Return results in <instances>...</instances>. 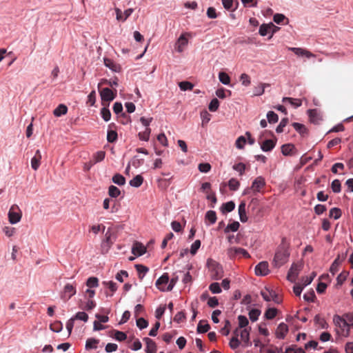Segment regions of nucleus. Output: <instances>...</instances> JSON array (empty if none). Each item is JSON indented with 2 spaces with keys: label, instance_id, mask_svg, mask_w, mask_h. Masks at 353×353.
Returning a JSON list of instances; mask_svg holds the SVG:
<instances>
[{
  "label": "nucleus",
  "instance_id": "f257e3e1",
  "mask_svg": "<svg viewBox=\"0 0 353 353\" xmlns=\"http://www.w3.org/2000/svg\"><path fill=\"white\" fill-rule=\"evenodd\" d=\"M290 252L287 245L282 243L278 248L272 264L275 268H280L284 265L288 260Z\"/></svg>",
  "mask_w": 353,
  "mask_h": 353
},
{
  "label": "nucleus",
  "instance_id": "f03ea898",
  "mask_svg": "<svg viewBox=\"0 0 353 353\" xmlns=\"http://www.w3.org/2000/svg\"><path fill=\"white\" fill-rule=\"evenodd\" d=\"M334 325L341 330V334L347 337L350 333L349 327H347V321L343 317L339 315H334L333 317Z\"/></svg>",
  "mask_w": 353,
  "mask_h": 353
},
{
  "label": "nucleus",
  "instance_id": "7ed1b4c3",
  "mask_svg": "<svg viewBox=\"0 0 353 353\" xmlns=\"http://www.w3.org/2000/svg\"><path fill=\"white\" fill-rule=\"evenodd\" d=\"M22 213L19 208L17 205H13L8 212V219L11 224H15L20 221Z\"/></svg>",
  "mask_w": 353,
  "mask_h": 353
},
{
  "label": "nucleus",
  "instance_id": "20e7f679",
  "mask_svg": "<svg viewBox=\"0 0 353 353\" xmlns=\"http://www.w3.org/2000/svg\"><path fill=\"white\" fill-rule=\"evenodd\" d=\"M261 294L263 299L266 301H273L276 303H280L282 301L281 298L274 291L265 288L261 290Z\"/></svg>",
  "mask_w": 353,
  "mask_h": 353
},
{
  "label": "nucleus",
  "instance_id": "39448f33",
  "mask_svg": "<svg viewBox=\"0 0 353 353\" xmlns=\"http://www.w3.org/2000/svg\"><path fill=\"white\" fill-rule=\"evenodd\" d=\"M227 254L230 259H235L236 257L243 256L249 258V253L243 248H230L228 250Z\"/></svg>",
  "mask_w": 353,
  "mask_h": 353
},
{
  "label": "nucleus",
  "instance_id": "423d86ee",
  "mask_svg": "<svg viewBox=\"0 0 353 353\" xmlns=\"http://www.w3.org/2000/svg\"><path fill=\"white\" fill-rule=\"evenodd\" d=\"M208 265L212 272V278L214 280L220 279L223 276L222 267L214 261L208 262Z\"/></svg>",
  "mask_w": 353,
  "mask_h": 353
},
{
  "label": "nucleus",
  "instance_id": "0eeeda50",
  "mask_svg": "<svg viewBox=\"0 0 353 353\" xmlns=\"http://www.w3.org/2000/svg\"><path fill=\"white\" fill-rule=\"evenodd\" d=\"M302 269L301 263H293L288 273V280L290 282H295L300 271Z\"/></svg>",
  "mask_w": 353,
  "mask_h": 353
},
{
  "label": "nucleus",
  "instance_id": "6e6552de",
  "mask_svg": "<svg viewBox=\"0 0 353 353\" xmlns=\"http://www.w3.org/2000/svg\"><path fill=\"white\" fill-rule=\"evenodd\" d=\"M117 94V90H115V93L112 90H111L108 88H105L100 91V95L102 101H105L110 102L112 101Z\"/></svg>",
  "mask_w": 353,
  "mask_h": 353
},
{
  "label": "nucleus",
  "instance_id": "1a4fd4ad",
  "mask_svg": "<svg viewBox=\"0 0 353 353\" xmlns=\"http://www.w3.org/2000/svg\"><path fill=\"white\" fill-rule=\"evenodd\" d=\"M265 185V181L263 177L258 176L252 182L250 188L254 192H259Z\"/></svg>",
  "mask_w": 353,
  "mask_h": 353
},
{
  "label": "nucleus",
  "instance_id": "9d476101",
  "mask_svg": "<svg viewBox=\"0 0 353 353\" xmlns=\"http://www.w3.org/2000/svg\"><path fill=\"white\" fill-rule=\"evenodd\" d=\"M269 272L268 263L267 261L260 262L255 267V274L257 276H265L268 274Z\"/></svg>",
  "mask_w": 353,
  "mask_h": 353
},
{
  "label": "nucleus",
  "instance_id": "9b49d317",
  "mask_svg": "<svg viewBox=\"0 0 353 353\" xmlns=\"http://www.w3.org/2000/svg\"><path fill=\"white\" fill-rule=\"evenodd\" d=\"M288 50L293 52L295 54L301 57H306L307 58L315 57V54L311 52L301 48H288Z\"/></svg>",
  "mask_w": 353,
  "mask_h": 353
},
{
  "label": "nucleus",
  "instance_id": "f8f14e48",
  "mask_svg": "<svg viewBox=\"0 0 353 353\" xmlns=\"http://www.w3.org/2000/svg\"><path fill=\"white\" fill-rule=\"evenodd\" d=\"M132 252L133 254L140 256L146 252V248L142 243L136 242L132 246Z\"/></svg>",
  "mask_w": 353,
  "mask_h": 353
},
{
  "label": "nucleus",
  "instance_id": "ddd939ff",
  "mask_svg": "<svg viewBox=\"0 0 353 353\" xmlns=\"http://www.w3.org/2000/svg\"><path fill=\"white\" fill-rule=\"evenodd\" d=\"M143 341L146 344L145 352L146 353H156L157 352V345L156 343L150 338L145 337L143 339Z\"/></svg>",
  "mask_w": 353,
  "mask_h": 353
},
{
  "label": "nucleus",
  "instance_id": "4468645a",
  "mask_svg": "<svg viewBox=\"0 0 353 353\" xmlns=\"http://www.w3.org/2000/svg\"><path fill=\"white\" fill-rule=\"evenodd\" d=\"M170 280L169 274L168 273H164L161 276H160L156 281V286L158 289L161 291H165V289L163 285H166Z\"/></svg>",
  "mask_w": 353,
  "mask_h": 353
},
{
  "label": "nucleus",
  "instance_id": "2eb2a0df",
  "mask_svg": "<svg viewBox=\"0 0 353 353\" xmlns=\"http://www.w3.org/2000/svg\"><path fill=\"white\" fill-rule=\"evenodd\" d=\"M288 332V325L284 323H281L276 328V336L279 339H284Z\"/></svg>",
  "mask_w": 353,
  "mask_h": 353
},
{
  "label": "nucleus",
  "instance_id": "dca6fc26",
  "mask_svg": "<svg viewBox=\"0 0 353 353\" xmlns=\"http://www.w3.org/2000/svg\"><path fill=\"white\" fill-rule=\"evenodd\" d=\"M76 293L75 287L71 284H66L64 287L63 298H66V300L70 299Z\"/></svg>",
  "mask_w": 353,
  "mask_h": 353
},
{
  "label": "nucleus",
  "instance_id": "f3484780",
  "mask_svg": "<svg viewBox=\"0 0 353 353\" xmlns=\"http://www.w3.org/2000/svg\"><path fill=\"white\" fill-rule=\"evenodd\" d=\"M41 159V154L40 150H37L36 151L35 155L31 159V167L34 170H37L39 168Z\"/></svg>",
  "mask_w": 353,
  "mask_h": 353
},
{
  "label": "nucleus",
  "instance_id": "a211bd4d",
  "mask_svg": "<svg viewBox=\"0 0 353 353\" xmlns=\"http://www.w3.org/2000/svg\"><path fill=\"white\" fill-rule=\"evenodd\" d=\"M188 44V39L187 38L183 35H181L180 37L178 39L177 42L176 43L175 48L176 50L179 52H181L183 51L184 48Z\"/></svg>",
  "mask_w": 353,
  "mask_h": 353
},
{
  "label": "nucleus",
  "instance_id": "6ab92c4d",
  "mask_svg": "<svg viewBox=\"0 0 353 353\" xmlns=\"http://www.w3.org/2000/svg\"><path fill=\"white\" fill-rule=\"evenodd\" d=\"M275 145L276 141L272 139H267L261 143V148L264 152H269L275 147Z\"/></svg>",
  "mask_w": 353,
  "mask_h": 353
},
{
  "label": "nucleus",
  "instance_id": "aec40b11",
  "mask_svg": "<svg viewBox=\"0 0 353 353\" xmlns=\"http://www.w3.org/2000/svg\"><path fill=\"white\" fill-rule=\"evenodd\" d=\"M248 328H245L244 330H241L240 332V336L242 341L244 343L245 346H249L251 345V343L250 342V330Z\"/></svg>",
  "mask_w": 353,
  "mask_h": 353
},
{
  "label": "nucleus",
  "instance_id": "412c9836",
  "mask_svg": "<svg viewBox=\"0 0 353 353\" xmlns=\"http://www.w3.org/2000/svg\"><path fill=\"white\" fill-rule=\"evenodd\" d=\"M104 64L114 72H119L121 70V66L110 59L104 58Z\"/></svg>",
  "mask_w": 353,
  "mask_h": 353
},
{
  "label": "nucleus",
  "instance_id": "4be33fe9",
  "mask_svg": "<svg viewBox=\"0 0 353 353\" xmlns=\"http://www.w3.org/2000/svg\"><path fill=\"white\" fill-rule=\"evenodd\" d=\"M239 218L242 223H245L248 221V216L245 211V203L241 202L239 205Z\"/></svg>",
  "mask_w": 353,
  "mask_h": 353
},
{
  "label": "nucleus",
  "instance_id": "5701e85b",
  "mask_svg": "<svg viewBox=\"0 0 353 353\" xmlns=\"http://www.w3.org/2000/svg\"><path fill=\"white\" fill-rule=\"evenodd\" d=\"M345 257L343 256L341 259H340V256L339 255L337 258L333 261L330 268V272L334 275L339 270V267L341 262L344 260Z\"/></svg>",
  "mask_w": 353,
  "mask_h": 353
},
{
  "label": "nucleus",
  "instance_id": "b1692460",
  "mask_svg": "<svg viewBox=\"0 0 353 353\" xmlns=\"http://www.w3.org/2000/svg\"><path fill=\"white\" fill-rule=\"evenodd\" d=\"M68 112V108L63 104H59L53 111V114L56 117H61L64 115Z\"/></svg>",
  "mask_w": 353,
  "mask_h": 353
},
{
  "label": "nucleus",
  "instance_id": "393cba45",
  "mask_svg": "<svg viewBox=\"0 0 353 353\" xmlns=\"http://www.w3.org/2000/svg\"><path fill=\"white\" fill-rule=\"evenodd\" d=\"M274 21L277 24H287L289 22L288 18L283 14H275L273 17Z\"/></svg>",
  "mask_w": 353,
  "mask_h": 353
},
{
  "label": "nucleus",
  "instance_id": "a878e982",
  "mask_svg": "<svg viewBox=\"0 0 353 353\" xmlns=\"http://www.w3.org/2000/svg\"><path fill=\"white\" fill-rule=\"evenodd\" d=\"M143 182V177L141 175L138 174L130 180L129 183L132 187L139 188L142 185Z\"/></svg>",
  "mask_w": 353,
  "mask_h": 353
},
{
  "label": "nucleus",
  "instance_id": "bb28decb",
  "mask_svg": "<svg viewBox=\"0 0 353 353\" xmlns=\"http://www.w3.org/2000/svg\"><path fill=\"white\" fill-rule=\"evenodd\" d=\"M292 125L301 135L304 136L307 134V129L304 125L294 122Z\"/></svg>",
  "mask_w": 353,
  "mask_h": 353
},
{
  "label": "nucleus",
  "instance_id": "cd10ccee",
  "mask_svg": "<svg viewBox=\"0 0 353 353\" xmlns=\"http://www.w3.org/2000/svg\"><path fill=\"white\" fill-rule=\"evenodd\" d=\"M283 102H289L293 107L298 108L302 105V101L299 99H294L290 97H283Z\"/></svg>",
  "mask_w": 353,
  "mask_h": 353
},
{
  "label": "nucleus",
  "instance_id": "c85d7f7f",
  "mask_svg": "<svg viewBox=\"0 0 353 353\" xmlns=\"http://www.w3.org/2000/svg\"><path fill=\"white\" fill-rule=\"evenodd\" d=\"M135 268L139 273V277L141 280L143 279L144 274H146L149 270L146 266L141 264L135 265Z\"/></svg>",
  "mask_w": 353,
  "mask_h": 353
},
{
  "label": "nucleus",
  "instance_id": "c756f323",
  "mask_svg": "<svg viewBox=\"0 0 353 353\" xmlns=\"http://www.w3.org/2000/svg\"><path fill=\"white\" fill-rule=\"evenodd\" d=\"M294 149V145L293 144H284L281 146V152L285 156L290 155Z\"/></svg>",
  "mask_w": 353,
  "mask_h": 353
},
{
  "label": "nucleus",
  "instance_id": "7c9ffc66",
  "mask_svg": "<svg viewBox=\"0 0 353 353\" xmlns=\"http://www.w3.org/2000/svg\"><path fill=\"white\" fill-rule=\"evenodd\" d=\"M205 219L208 221L210 224H214L216 221V214L213 210H209L206 212Z\"/></svg>",
  "mask_w": 353,
  "mask_h": 353
},
{
  "label": "nucleus",
  "instance_id": "2f4dec72",
  "mask_svg": "<svg viewBox=\"0 0 353 353\" xmlns=\"http://www.w3.org/2000/svg\"><path fill=\"white\" fill-rule=\"evenodd\" d=\"M112 181L119 185H123L125 183V179L120 174H115L112 177Z\"/></svg>",
  "mask_w": 353,
  "mask_h": 353
},
{
  "label": "nucleus",
  "instance_id": "473e14b6",
  "mask_svg": "<svg viewBox=\"0 0 353 353\" xmlns=\"http://www.w3.org/2000/svg\"><path fill=\"white\" fill-rule=\"evenodd\" d=\"M308 115L310 117V121L312 123H316L320 119L319 114L316 110H309Z\"/></svg>",
  "mask_w": 353,
  "mask_h": 353
},
{
  "label": "nucleus",
  "instance_id": "72a5a7b5",
  "mask_svg": "<svg viewBox=\"0 0 353 353\" xmlns=\"http://www.w3.org/2000/svg\"><path fill=\"white\" fill-rule=\"evenodd\" d=\"M228 186L230 190L236 191L239 189L240 183L237 179L232 178L228 181Z\"/></svg>",
  "mask_w": 353,
  "mask_h": 353
},
{
  "label": "nucleus",
  "instance_id": "f704fd0d",
  "mask_svg": "<svg viewBox=\"0 0 353 353\" xmlns=\"http://www.w3.org/2000/svg\"><path fill=\"white\" fill-rule=\"evenodd\" d=\"M151 132V130L150 128H145V130L139 133L138 136L139 139L142 141H148L150 138V134Z\"/></svg>",
  "mask_w": 353,
  "mask_h": 353
},
{
  "label": "nucleus",
  "instance_id": "c9c22d12",
  "mask_svg": "<svg viewBox=\"0 0 353 353\" xmlns=\"http://www.w3.org/2000/svg\"><path fill=\"white\" fill-rule=\"evenodd\" d=\"M108 194L111 197L117 198L120 195L121 191L117 187L110 185L108 188Z\"/></svg>",
  "mask_w": 353,
  "mask_h": 353
},
{
  "label": "nucleus",
  "instance_id": "e433bc0d",
  "mask_svg": "<svg viewBox=\"0 0 353 353\" xmlns=\"http://www.w3.org/2000/svg\"><path fill=\"white\" fill-rule=\"evenodd\" d=\"M86 285L89 288H97L99 285V279L94 276L90 277L86 281Z\"/></svg>",
  "mask_w": 353,
  "mask_h": 353
},
{
  "label": "nucleus",
  "instance_id": "4c0bfd02",
  "mask_svg": "<svg viewBox=\"0 0 353 353\" xmlns=\"http://www.w3.org/2000/svg\"><path fill=\"white\" fill-rule=\"evenodd\" d=\"M240 224L238 221H234L232 223L228 224L225 229V232L228 233L230 231L236 232L239 230Z\"/></svg>",
  "mask_w": 353,
  "mask_h": 353
},
{
  "label": "nucleus",
  "instance_id": "58836bf2",
  "mask_svg": "<svg viewBox=\"0 0 353 353\" xmlns=\"http://www.w3.org/2000/svg\"><path fill=\"white\" fill-rule=\"evenodd\" d=\"M210 329V325L206 323L203 325V321H200L197 325V332L199 333H205Z\"/></svg>",
  "mask_w": 353,
  "mask_h": 353
},
{
  "label": "nucleus",
  "instance_id": "ea45409f",
  "mask_svg": "<svg viewBox=\"0 0 353 353\" xmlns=\"http://www.w3.org/2000/svg\"><path fill=\"white\" fill-rule=\"evenodd\" d=\"M99 343V340L94 339H88L85 343L86 350L96 349L97 345Z\"/></svg>",
  "mask_w": 353,
  "mask_h": 353
},
{
  "label": "nucleus",
  "instance_id": "a19ab883",
  "mask_svg": "<svg viewBox=\"0 0 353 353\" xmlns=\"http://www.w3.org/2000/svg\"><path fill=\"white\" fill-rule=\"evenodd\" d=\"M219 81L225 85H228L230 82V78L229 75L224 72H219Z\"/></svg>",
  "mask_w": 353,
  "mask_h": 353
},
{
  "label": "nucleus",
  "instance_id": "79ce46f5",
  "mask_svg": "<svg viewBox=\"0 0 353 353\" xmlns=\"http://www.w3.org/2000/svg\"><path fill=\"white\" fill-rule=\"evenodd\" d=\"M179 86L181 90H192L194 85L189 81H181L179 83Z\"/></svg>",
  "mask_w": 353,
  "mask_h": 353
},
{
  "label": "nucleus",
  "instance_id": "37998d69",
  "mask_svg": "<svg viewBox=\"0 0 353 353\" xmlns=\"http://www.w3.org/2000/svg\"><path fill=\"white\" fill-rule=\"evenodd\" d=\"M235 208V203L233 201H229L225 203H223L222 205V211L223 212H232Z\"/></svg>",
  "mask_w": 353,
  "mask_h": 353
},
{
  "label": "nucleus",
  "instance_id": "c03bdc74",
  "mask_svg": "<svg viewBox=\"0 0 353 353\" xmlns=\"http://www.w3.org/2000/svg\"><path fill=\"white\" fill-rule=\"evenodd\" d=\"M117 132L114 130H108L107 134V140L109 143H114L117 139Z\"/></svg>",
  "mask_w": 353,
  "mask_h": 353
},
{
  "label": "nucleus",
  "instance_id": "a18cd8bd",
  "mask_svg": "<svg viewBox=\"0 0 353 353\" xmlns=\"http://www.w3.org/2000/svg\"><path fill=\"white\" fill-rule=\"evenodd\" d=\"M277 314V310L276 308H269L265 312V317L267 319H272Z\"/></svg>",
  "mask_w": 353,
  "mask_h": 353
},
{
  "label": "nucleus",
  "instance_id": "49530a36",
  "mask_svg": "<svg viewBox=\"0 0 353 353\" xmlns=\"http://www.w3.org/2000/svg\"><path fill=\"white\" fill-rule=\"evenodd\" d=\"M101 114L105 121H108L111 118L110 111L106 107L101 108Z\"/></svg>",
  "mask_w": 353,
  "mask_h": 353
},
{
  "label": "nucleus",
  "instance_id": "de8ad7c7",
  "mask_svg": "<svg viewBox=\"0 0 353 353\" xmlns=\"http://www.w3.org/2000/svg\"><path fill=\"white\" fill-rule=\"evenodd\" d=\"M349 275V272L347 271H343L341 272L339 276H337V284L338 285H342L343 282L346 280L347 277Z\"/></svg>",
  "mask_w": 353,
  "mask_h": 353
},
{
  "label": "nucleus",
  "instance_id": "09e8293b",
  "mask_svg": "<svg viewBox=\"0 0 353 353\" xmlns=\"http://www.w3.org/2000/svg\"><path fill=\"white\" fill-rule=\"evenodd\" d=\"M261 314V311L258 309H252L249 312V317L252 321H256L259 315Z\"/></svg>",
  "mask_w": 353,
  "mask_h": 353
},
{
  "label": "nucleus",
  "instance_id": "8fccbe9b",
  "mask_svg": "<svg viewBox=\"0 0 353 353\" xmlns=\"http://www.w3.org/2000/svg\"><path fill=\"white\" fill-rule=\"evenodd\" d=\"M233 169L239 173V175L242 176L245 170V165L243 163H239L233 165Z\"/></svg>",
  "mask_w": 353,
  "mask_h": 353
},
{
  "label": "nucleus",
  "instance_id": "3c124183",
  "mask_svg": "<svg viewBox=\"0 0 353 353\" xmlns=\"http://www.w3.org/2000/svg\"><path fill=\"white\" fill-rule=\"evenodd\" d=\"M341 216V211L339 208H333L330 211V216L334 219H338Z\"/></svg>",
  "mask_w": 353,
  "mask_h": 353
},
{
  "label": "nucleus",
  "instance_id": "603ef678",
  "mask_svg": "<svg viewBox=\"0 0 353 353\" xmlns=\"http://www.w3.org/2000/svg\"><path fill=\"white\" fill-rule=\"evenodd\" d=\"M219 106V101L217 99L214 98L210 101L208 108H209L210 111L215 112L218 110Z\"/></svg>",
  "mask_w": 353,
  "mask_h": 353
},
{
  "label": "nucleus",
  "instance_id": "864d4df0",
  "mask_svg": "<svg viewBox=\"0 0 353 353\" xmlns=\"http://www.w3.org/2000/svg\"><path fill=\"white\" fill-rule=\"evenodd\" d=\"M270 33V24L263 23L259 28V34L261 36H265Z\"/></svg>",
  "mask_w": 353,
  "mask_h": 353
},
{
  "label": "nucleus",
  "instance_id": "5fc2aeb1",
  "mask_svg": "<svg viewBox=\"0 0 353 353\" xmlns=\"http://www.w3.org/2000/svg\"><path fill=\"white\" fill-rule=\"evenodd\" d=\"M267 118L269 123H276L279 119L278 115L273 111H270L267 114Z\"/></svg>",
  "mask_w": 353,
  "mask_h": 353
},
{
  "label": "nucleus",
  "instance_id": "6e6d98bb",
  "mask_svg": "<svg viewBox=\"0 0 353 353\" xmlns=\"http://www.w3.org/2000/svg\"><path fill=\"white\" fill-rule=\"evenodd\" d=\"M265 83H260L257 87L254 88V96H261L264 93L265 91Z\"/></svg>",
  "mask_w": 353,
  "mask_h": 353
},
{
  "label": "nucleus",
  "instance_id": "4d7b16f0",
  "mask_svg": "<svg viewBox=\"0 0 353 353\" xmlns=\"http://www.w3.org/2000/svg\"><path fill=\"white\" fill-rule=\"evenodd\" d=\"M238 320L239 328L245 327L248 325V319L245 316L239 315L238 316Z\"/></svg>",
  "mask_w": 353,
  "mask_h": 353
},
{
  "label": "nucleus",
  "instance_id": "13d9d810",
  "mask_svg": "<svg viewBox=\"0 0 353 353\" xmlns=\"http://www.w3.org/2000/svg\"><path fill=\"white\" fill-rule=\"evenodd\" d=\"M137 325L139 329L142 330L148 326V322L143 318H139L137 319Z\"/></svg>",
  "mask_w": 353,
  "mask_h": 353
},
{
  "label": "nucleus",
  "instance_id": "bf43d9fd",
  "mask_svg": "<svg viewBox=\"0 0 353 353\" xmlns=\"http://www.w3.org/2000/svg\"><path fill=\"white\" fill-rule=\"evenodd\" d=\"M72 319H74V320L78 319L86 322L88 319V315L84 312H79Z\"/></svg>",
  "mask_w": 353,
  "mask_h": 353
},
{
  "label": "nucleus",
  "instance_id": "052dcab7",
  "mask_svg": "<svg viewBox=\"0 0 353 353\" xmlns=\"http://www.w3.org/2000/svg\"><path fill=\"white\" fill-rule=\"evenodd\" d=\"M332 191L335 193H339L341 192V182L338 179H335L332 183Z\"/></svg>",
  "mask_w": 353,
  "mask_h": 353
},
{
  "label": "nucleus",
  "instance_id": "680f3d73",
  "mask_svg": "<svg viewBox=\"0 0 353 353\" xmlns=\"http://www.w3.org/2000/svg\"><path fill=\"white\" fill-rule=\"evenodd\" d=\"M288 123V118L283 119L276 129V132L281 133L283 131V128L287 125Z\"/></svg>",
  "mask_w": 353,
  "mask_h": 353
},
{
  "label": "nucleus",
  "instance_id": "e2e57ef3",
  "mask_svg": "<svg viewBox=\"0 0 353 353\" xmlns=\"http://www.w3.org/2000/svg\"><path fill=\"white\" fill-rule=\"evenodd\" d=\"M210 290L214 294H219L221 292V289L219 283H212L210 284Z\"/></svg>",
  "mask_w": 353,
  "mask_h": 353
},
{
  "label": "nucleus",
  "instance_id": "0e129e2a",
  "mask_svg": "<svg viewBox=\"0 0 353 353\" xmlns=\"http://www.w3.org/2000/svg\"><path fill=\"white\" fill-rule=\"evenodd\" d=\"M201 246V241L196 240L191 245L190 253L194 255Z\"/></svg>",
  "mask_w": 353,
  "mask_h": 353
},
{
  "label": "nucleus",
  "instance_id": "69168bd1",
  "mask_svg": "<svg viewBox=\"0 0 353 353\" xmlns=\"http://www.w3.org/2000/svg\"><path fill=\"white\" fill-rule=\"evenodd\" d=\"M240 343L239 339L236 336H233L230 339L229 345L232 350H235L240 345Z\"/></svg>",
  "mask_w": 353,
  "mask_h": 353
},
{
  "label": "nucleus",
  "instance_id": "338daca9",
  "mask_svg": "<svg viewBox=\"0 0 353 353\" xmlns=\"http://www.w3.org/2000/svg\"><path fill=\"white\" fill-rule=\"evenodd\" d=\"M105 157V152L104 151H98L95 153L94 158V163H98L100 161H102Z\"/></svg>",
  "mask_w": 353,
  "mask_h": 353
},
{
  "label": "nucleus",
  "instance_id": "774afa93",
  "mask_svg": "<svg viewBox=\"0 0 353 353\" xmlns=\"http://www.w3.org/2000/svg\"><path fill=\"white\" fill-rule=\"evenodd\" d=\"M198 168L200 172L207 173L210 170L211 165L208 163H203L199 165Z\"/></svg>",
  "mask_w": 353,
  "mask_h": 353
}]
</instances>
